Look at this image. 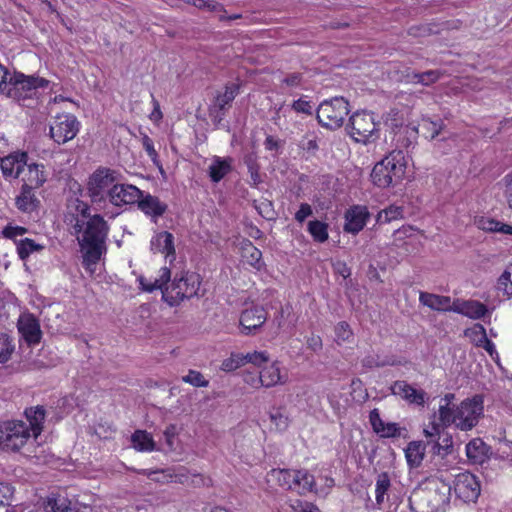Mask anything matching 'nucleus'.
<instances>
[{"label": "nucleus", "instance_id": "obj_36", "mask_svg": "<svg viewBox=\"0 0 512 512\" xmlns=\"http://www.w3.org/2000/svg\"><path fill=\"white\" fill-rule=\"evenodd\" d=\"M133 446L139 451H152L155 448V443L152 436L146 431L137 430L131 437Z\"/></svg>", "mask_w": 512, "mask_h": 512}, {"label": "nucleus", "instance_id": "obj_38", "mask_svg": "<svg viewBox=\"0 0 512 512\" xmlns=\"http://www.w3.org/2000/svg\"><path fill=\"white\" fill-rule=\"evenodd\" d=\"M327 224L314 220L308 223V231L317 242H325L328 239Z\"/></svg>", "mask_w": 512, "mask_h": 512}, {"label": "nucleus", "instance_id": "obj_42", "mask_svg": "<svg viewBox=\"0 0 512 512\" xmlns=\"http://www.w3.org/2000/svg\"><path fill=\"white\" fill-rule=\"evenodd\" d=\"M512 265L509 266L498 278L497 281V290L501 291L504 295L511 296L512 295Z\"/></svg>", "mask_w": 512, "mask_h": 512}, {"label": "nucleus", "instance_id": "obj_33", "mask_svg": "<svg viewBox=\"0 0 512 512\" xmlns=\"http://www.w3.org/2000/svg\"><path fill=\"white\" fill-rule=\"evenodd\" d=\"M231 170L230 161L215 157L212 164L209 166V176L213 182H219Z\"/></svg>", "mask_w": 512, "mask_h": 512}, {"label": "nucleus", "instance_id": "obj_18", "mask_svg": "<svg viewBox=\"0 0 512 512\" xmlns=\"http://www.w3.org/2000/svg\"><path fill=\"white\" fill-rule=\"evenodd\" d=\"M141 196L142 191L136 186L131 184L117 183V185L114 186V190H112L109 201L115 206H120L123 204H134L137 203Z\"/></svg>", "mask_w": 512, "mask_h": 512}, {"label": "nucleus", "instance_id": "obj_1", "mask_svg": "<svg viewBox=\"0 0 512 512\" xmlns=\"http://www.w3.org/2000/svg\"><path fill=\"white\" fill-rule=\"evenodd\" d=\"M171 271L167 267L159 270V276L153 280L143 276L139 278L141 289L146 292H153L160 289L162 299L171 307L178 305L184 299L192 298L197 295L200 287V276L196 273H182L178 278H174L170 286Z\"/></svg>", "mask_w": 512, "mask_h": 512}, {"label": "nucleus", "instance_id": "obj_56", "mask_svg": "<svg viewBox=\"0 0 512 512\" xmlns=\"http://www.w3.org/2000/svg\"><path fill=\"white\" fill-rule=\"evenodd\" d=\"M142 145L145 151L147 152L148 156L151 158V160L154 163H157L158 154L156 150L154 149L153 141L148 135H143L142 137Z\"/></svg>", "mask_w": 512, "mask_h": 512}, {"label": "nucleus", "instance_id": "obj_47", "mask_svg": "<svg viewBox=\"0 0 512 512\" xmlns=\"http://www.w3.org/2000/svg\"><path fill=\"white\" fill-rule=\"evenodd\" d=\"M182 381L194 387H207L209 381L206 380L203 374L196 370H189L188 374L182 377Z\"/></svg>", "mask_w": 512, "mask_h": 512}, {"label": "nucleus", "instance_id": "obj_35", "mask_svg": "<svg viewBox=\"0 0 512 512\" xmlns=\"http://www.w3.org/2000/svg\"><path fill=\"white\" fill-rule=\"evenodd\" d=\"M295 476L296 485L294 489H296L299 494H305L313 490L315 486L314 476L307 470H296Z\"/></svg>", "mask_w": 512, "mask_h": 512}, {"label": "nucleus", "instance_id": "obj_23", "mask_svg": "<svg viewBox=\"0 0 512 512\" xmlns=\"http://www.w3.org/2000/svg\"><path fill=\"white\" fill-rule=\"evenodd\" d=\"M33 190L34 188L22 185L20 194L15 198V205L20 211L31 213L39 207L40 200L36 197Z\"/></svg>", "mask_w": 512, "mask_h": 512}, {"label": "nucleus", "instance_id": "obj_45", "mask_svg": "<svg viewBox=\"0 0 512 512\" xmlns=\"http://www.w3.org/2000/svg\"><path fill=\"white\" fill-rule=\"evenodd\" d=\"M385 124L393 131L401 129L404 125V117L401 111L396 108L391 109L386 115Z\"/></svg>", "mask_w": 512, "mask_h": 512}, {"label": "nucleus", "instance_id": "obj_2", "mask_svg": "<svg viewBox=\"0 0 512 512\" xmlns=\"http://www.w3.org/2000/svg\"><path fill=\"white\" fill-rule=\"evenodd\" d=\"M75 220L74 230L83 253V265L93 272L92 266L96 265L101 256L106 253L109 226L100 215Z\"/></svg>", "mask_w": 512, "mask_h": 512}, {"label": "nucleus", "instance_id": "obj_7", "mask_svg": "<svg viewBox=\"0 0 512 512\" xmlns=\"http://www.w3.org/2000/svg\"><path fill=\"white\" fill-rule=\"evenodd\" d=\"M349 103L343 97L324 100L317 109L318 122L326 128H340L349 114Z\"/></svg>", "mask_w": 512, "mask_h": 512}, {"label": "nucleus", "instance_id": "obj_25", "mask_svg": "<svg viewBox=\"0 0 512 512\" xmlns=\"http://www.w3.org/2000/svg\"><path fill=\"white\" fill-rule=\"evenodd\" d=\"M151 250L155 253H162L166 256L174 255V236L167 232H160L151 240Z\"/></svg>", "mask_w": 512, "mask_h": 512}, {"label": "nucleus", "instance_id": "obj_49", "mask_svg": "<svg viewBox=\"0 0 512 512\" xmlns=\"http://www.w3.org/2000/svg\"><path fill=\"white\" fill-rule=\"evenodd\" d=\"M270 420L275 425L277 430L283 431L289 425L288 416L281 409H274L270 413Z\"/></svg>", "mask_w": 512, "mask_h": 512}, {"label": "nucleus", "instance_id": "obj_4", "mask_svg": "<svg viewBox=\"0 0 512 512\" xmlns=\"http://www.w3.org/2000/svg\"><path fill=\"white\" fill-rule=\"evenodd\" d=\"M451 485L439 478L428 480L424 489L413 493L410 502L416 503L422 512H438L445 510L450 502Z\"/></svg>", "mask_w": 512, "mask_h": 512}, {"label": "nucleus", "instance_id": "obj_6", "mask_svg": "<svg viewBox=\"0 0 512 512\" xmlns=\"http://www.w3.org/2000/svg\"><path fill=\"white\" fill-rule=\"evenodd\" d=\"M346 129L350 137L358 143L368 144L379 138V123L375 121L373 113L367 111L353 113Z\"/></svg>", "mask_w": 512, "mask_h": 512}, {"label": "nucleus", "instance_id": "obj_37", "mask_svg": "<svg viewBox=\"0 0 512 512\" xmlns=\"http://www.w3.org/2000/svg\"><path fill=\"white\" fill-rule=\"evenodd\" d=\"M15 242L17 246V253L21 260H26L33 252L41 251L44 249V246L29 238L21 239Z\"/></svg>", "mask_w": 512, "mask_h": 512}, {"label": "nucleus", "instance_id": "obj_26", "mask_svg": "<svg viewBox=\"0 0 512 512\" xmlns=\"http://www.w3.org/2000/svg\"><path fill=\"white\" fill-rule=\"evenodd\" d=\"M27 171L23 176V185H27L30 188H39L46 181V173L43 165L36 163L27 164Z\"/></svg>", "mask_w": 512, "mask_h": 512}, {"label": "nucleus", "instance_id": "obj_29", "mask_svg": "<svg viewBox=\"0 0 512 512\" xmlns=\"http://www.w3.org/2000/svg\"><path fill=\"white\" fill-rule=\"evenodd\" d=\"M241 257L247 264L257 270H260L263 266L262 252L250 240L242 242Z\"/></svg>", "mask_w": 512, "mask_h": 512}, {"label": "nucleus", "instance_id": "obj_27", "mask_svg": "<svg viewBox=\"0 0 512 512\" xmlns=\"http://www.w3.org/2000/svg\"><path fill=\"white\" fill-rule=\"evenodd\" d=\"M25 416L29 422L31 435L36 439L43 430V422L45 419V409L43 406L30 407L25 410Z\"/></svg>", "mask_w": 512, "mask_h": 512}, {"label": "nucleus", "instance_id": "obj_43", "mask_svg": "<svg viewBox=\"0 0 512 512\" xmlns=\"http://www.w3.org/2000/svg\"><path fill=\"white\" fill-rule=\"evenodd\" d=\"M254 207L258 213L267 220L275 219V210L273 203L268 199H260L254 201Z\"/></svg>", "mask_w": 512, "mask_h": 512}, {"label": "nucleus", "instance_id": "obj_10", "mask_svg": "<svg viewBox=\"0 0 512 512\" xmlns=\"http://www.w3.org/2000/svg\"><path fill=\"white\" fill-rule=\"evenodd\" d=\"M49 81L38 76H27L21 72H14L9 77V86L6 94L17 100L32 97L38 88H46Z\"/></svg>", "mask_w": 512, "mask_h": 512}, {"label": "nucleus", "instance_id": "obj_55", "mask_svg": "<svg viewBox=\"0 0 512 512\" xmlns=\"http://www.w3.org/2000/svg\"><path fill=\"white\" fill-rule=\"evenodd\" d=\"M27 228L22 226L7 225L4 227L2 234L7 239L15 240L17 236H22L27 233Z\"/></svg>", "mask_w": 512, "mask_h": 512}, {"label": "nucleus", "instance_id": "obj_9", "mask_svg": "<svg viewBox=\"0 0 512 512\" xmlns=\"http://www.w3.org/2000/svg\"><path fill=\"white\" fill-rule=\"evenodd\" d=\"M28 425L23 421H5L0 424V448L19 451L30 439Z\"/></svg>", "mask_w": 512, "mask_h": 512}, {"label": "nucleus", "instance_id": "obj_16", "mask_svg": "<svg viewBox=\"0 0 512 512\" xmlns=\"http://www.w3.org/2000/svg\"><path fill=\"white\" fill-rule=\"evenodd\" d=\"M17 327L19 333L28 343V345L39 344L42 337L39 321L33 314L25 313L20 315Z\"/></svg>", "mask_w": 512, "mask_h": 512}, {"label": "nucleus", "instance_id": "obj_62", "mask_svg": "<svg viewBox=\"0 0 512 512\" xmlns=\"http://www.w3.org/2000/svg\"><path fill=\"white\" fill-rule=\"evenodd\" d=\"M445 427L442 426L441 422L439 423L433 422L431 430H424V434L428 440H434V437H437L438 440L441 439V430Z\"/></svg>", "mask_w": 512, "mask_h": 512}, {"label": "nucleus", "instance_id": "obj_39", "mask_svg": "<svg viewBox=\"0 0 512 512\" xmlns=\"http://www.w3.org/2000/svg\"><path fill=\"white\" fill-rule=\"evenodd\" d=\"M390 487V477L386 472L380 473L376 481L375 498L377 504L384 501V495Z\"/></svg>", "mask_w": 512, "mask_h": 512}, {"label": "nucleus", "instance_id": "obj_46", "mask_svg": "<svg viewBox=\"0 0 512 512\" xmlns=\"http://www.w3.org/2000/svg\"><path fill=\"white\" fill-rule=\"evenodd\" d=\"M474 332L480 335V339L477 342L478 346L483 347L491 356L495 352L494 343L487 338L486 330L481 324H476L474 327Z\"/></svg>", "mask_w": 512, "mask_h": 512}, {"label": "nucleus", "instance_id": "obj_41", "mask_svg": "<svg viewBox=\"0 0 512 512\" xmlns=\"http://www.w3.org/2000/svg\"><path fill=\"white\" fill-rule=\"evenodd\" d=\"M48 506L51 507L52 512H78V509L72 502L64 497L50 499Z\"/></svg>", "mask_w": 512, "mask_h": 512}, {"label": "nucleus", "instance_id": "obj_64", "mask_svg": "<svg viewBox=\"0 0 512 512\" xmlns=\"http://www.w3.org/2000/svg\"><path fill=\"white\" fill-rule=\"evenodd\" d=\"M177 435V427L174 424H169L164 430L166 443L169 447H173V441Z\"/></svg>", "mask_w": 512, "mask_h": 512}, {"label": "nucleus", "instance_id": "obj_12", "mask_svg": "<svg viewBox=\"0 0 512 512\" xmlns=\"http://www.w3.org/2000/svg\"><path fill=\"white\" fill-rule=\"evenodd\" d=\"M454 491L463 501L473 502L480 495V484L475 475L470 472H463L455 478Z\"/></svg>", "mask_w": 512, "mask_h": 512}, {"label": "nucleus", "instance_id": "obj_28", "mask_svg": "<svg viewBox=\"0 0 512 512\" xmlns=\"http://www.w3.org/2000/svg\"><path fill=\"white\" fill-rule=\"evenodd\" d=\"M489 450V446L480 438H475L466 445V455L475 464L483 463L488 457Z\"/></svg>", "mask_w": 512, "mask_h": 512}, {"label": "nucleus", "instance_id": "obj_59", "mask_svg": "<svg viewBox=\"0 0 512 512\" xmlns=\"http://www.w3.org/2000/svg\"><path fill=\"white\" fill-rule=\"evenodd\" d=\"M292 109L298 113L312 114V106L309 101L298 99L293 102Z\"/></svg>", "mask_w": 512, "mask_h": 512}, {"label": "nucleus", "instance_id": "obj_44", "mask_svg": "<svg viewBox=\"0 0 512 512\" xmlns=\"http://www.w3.org/2000/svg\"><path fill=\"white\" fill-rule=\"evenodd\" d=\"M14 351L12 340L7 334L0 335V363H6Z\"/></svg>", "mask_w": 512, "mask_h": 512}, {"label": "nucleus", "instance_id": "obj_8", "mask_svg": "<svg viewBox=\"0 0 512 512\" xmlns=\"http://www.w3.org/2000/svg\"><path fill=\"white\" fill-rule=\"evenodd\" d=\"M118 172L108 168L97 169L88 182V192L93 203L109 200L114 186L118 183Z\"/></svg>", "mask_w": 512, "mask_h": 512}, {"label": "nucleus", "instance_id": "obj_58", "mask_svg": "<svg viewBox=\"0 0 512 512\" xmlns=\"http://www.w3.org/2000/svg\"><path fill=\"white\" fill-rule=\"evenodd\" d=\"M282 83L291 88L299 87L302 83V74L297 72L287 74L282 79Z\"/></svg>", "mask_w": 512, "mask_h": 512}, {"label": "nucleus", "instance_id": "obj_32", "mask_svg": "<svg viewBox=\"0 0 512 512\" xmlns=\"http://www.w3.org/2000/svg\"><path fill=\"white\" fill-rule=\"evenodd\" d=\"M259 382L261 386L273 387L278 383H282L280 369L276 363L264 367L259 374Z\"/></svg>", "mask_w": 512, "mask_h": 512}, {"label": "nucleus", "instance_id": "obj_31", "mask_svg": "<svg viewBox=\"0 0 512 512\" xmlns=\"http://www.w3.org/2000/svg\"><path fill=\"white\" fill-rule=\"evenodd\" d=\"M296 470L272 469L268 473L269 480H276L278 484L288 490L294 489L296 485Z\"/></svg>", "mask_w": 512, "mask_h": 512}, {"label": "nucleus", "instance_id": "obj_40", "mask_svg": "<svg viewBox=\"0 0 512 512\" xmlns=\"http://www.w3.org/2000/svg\"><path fill=\"white\" fill-rule=\"evenodd\" d=\"M362 365L367 368H380L395 365V361L390 357L381 358L379 355H368L363 358Z\"/></svg>", "mask_w": 512, "mask_h": 512}, {"label": "nucleus", "instance_id": "obj_57", "mask_svg": "<svg viewBox=\"0 0 512 512\" xmlns=\"http://www.w3.org/2000/svg\"><path fill=\"white\" fill-rule=\"evenodd\" d=\"M335 332H336V336L338 339H341L343 341H346L348 340L351 335H352V332L350 330V327L348 325V323L346 322H339L335 328Z\"/></svg>", "mask_w": 512, "mask_h": 512}, {"label": "nucleus", "instance_id": "obj_53", "mask_svg": "<svg viewBox=\"0 0 512 512\" xmlns=\"http://www.w3.org/2000/svg\"><path fill=\"white\" fill-rule=\"evenodd\" d=\"M14 489L8 483L0 482V506H6L11 504Z\"/></svg>", "mask_w": 512, "mask_h": 512}, {"label": "nucleus", "instance_id": "obj_14", "mask_svg": "<svg viewBox=\"0 0 512 512\" xmlns=\"http://www.w3.org/2000/svg\"><path fill=\"white\" fill-rule=\"evenodd\" d=\"M267 320V312L262 306H253L242 311L240 326L242 333L249 335L262 327Z\"/></svg>", "mask_w": 512, "mask_h": 512}, {"label": "nucleus", "instance_id": "obj_60", "mask_svg": "<svg viewBox=\"0 0 512 512\" xmlns=\"http://www.w3.org/2000/svg\"><path fill=\"white\" fill-rule=\"evenodd\" d=\"M455 400V394L453 393H447L444 395V397L441 399V403L440 406H439V409H438V419L440 420V410L442 408H445L446 410H448V412H452L454 409H455V405H452V402Z\"/></svg>", "mask_w": 512, "mask_h": 512}, {"label": "nucleus", "instance_id": "obj_11", "mask_svg": "<svg viewBox=\"0 0 512 512\" xmlns=\"http://www.w3.org/2000/svg\"><path fill=\"white\" fill-rule=\"evenodd\" d=\"M77 118L69 113L59 114L50 124V137L57 144H64L72 140L79 131Z\"/></svg>", "mask_w": 512, "mask_h": 512}, {"label": "nucleus", "instance_id": "obj_48", "mask_svg": "<svg viewBox=\"0 0 512 512\" xmlns=\"http://www.w3.org/2000/svg\"><path fill=\"white\" fill-rule=\"evenodd\" d=\"M440 77V72L437 70H429L423 73L413 74V82L421 83L425 86L435 83Z\"/></svg>", "mask_w": 512, "mask_h": 512}, {"label": "nucleus", "instance_id": "obj_52", "mask_svg": "<svg viewBox=\"0 0 512 512\" xmlns=\"http://www.w3.org/2000/svg\"><path fill=\"white\" fill-rule=\"evenodd\" d=\"M245 364L252 363L257 366H261L263 363L268 362L269 357L266 352H253L243 355Z\"/></svg>", "mask_w": 512, "mask_h": 512}, {"label": "nucleus", "instance_id": "obj_3", "mask_svg": "<svg viewBox=\"0 0 512 512\" xmlns=\"http://www.w3.org/2000/svg\"><path fill=\"white\" fill-rule=\"evenodd\" d=\"M483 397L474 395L463 400L450 413L445 408L440 410V422L443 427L454 425L461 431L472 430L483 416Z\"/></svg>", "mask_w": 512, "mask_h": 512}, {"label": "nucleus", "instance_id": "obj_5", "mask_svg": "<svg viewBox=\"0 0 512 512\" xmlns=\"http://www.w3.org/2000/svg\"><path fill=\"white\" fill-rule=\"evenodd\" d=\"M405 168L403 152L393 150L374 166L371 173L372 181L380 188L396 185L403 178Z\"/></svg>", "mask_w": 512, "mask_h": 512}, {"label": "nucleus", "instance_id": "obj_17", "mask_svg": "<svg viewBox=\"0 0 512 512\" xmlns=\"http://www.w3.org/2000/svg\"><path fill=\"white\" fill-rule=\"evenodd\" d=\"M390 390L393 395L400 397L401 399L409 402L410 404L423 406L425 403V391L415 389L406 381H395L391 385Z\"/></svg>", "mask_w": 512, "mask_h": 512}, {"label": "nucleus", "instance_id": "obj_24", "mask_svg": "<svg viewBox=\"0 0 512 512\" xmlns=\"http://www.w3.org/2000/svg\"><path fill=\"white\" fill-rule=\"evenodd\" d=\"M420 302L432 310L452 311L453 302L449 296L436 295L428 292H421L419 296Z\"/></svg>", "mask_w": 512, "mask_h": 512}, {"label": "nucleus", "instance_id": "obj_61", "mask_svg": "<svg viewBox=\"0 0 512 512\" xmlns=\"http://www.w3.org/2000/svg\"><path fill=\"white\" fill-rule=\"evenodd\" d=\"M313 213L312 211V208L309 204L307 203H302L300 205V208L299 210L295 213V219L299 222V223H302L305 221V219L309 216H311Z\"/></svg>", "mask_w": 512, "mask_h": 512}, {"label": "nucleus", "instance_id": "obj_20", "mask_svg": "<svg viewBox=\"0 0 512 512\" xmlns=\"http://www.w3.org/2000/svg\"><path fill=\"white\" fill-rule=\"evenodd\" d=\"M369 421L373 431L382 438H394L401 436L402 431H406L405 428L399 427L397 423L389 422L385 423L379 414L378 409H373L369 414Z\"/></svg>", "mask_w": 512, "mask_h": 512}, {"label": "nucleus", "instance_id": "obj_63", "mask_svg": "<svg viewBox=\"0 0 512 512\" xmlns=\"http://www.w3.org/2000/svg\"><path fill=\"white\" fill-rule=\"evenodd\" d=\"M12 74L0 64V90L5 93L9 86V77Z\"/></svg>", "mask_w": 512, "mask_h": 512}, {"label": "nucleus", "instance_id": "obj_34", "mask_svg": "<svg viewBox=\"0 0 512 512\" xmlns=\"http://www.w3.org/2000/svg\"><path fill=\"white\" fill-rule=\"evenodd\" d=\"M422 134L427 139H435L445 128L443 120L432 121L429 118H423L419 124Z\"/></svg>", "mask_w": 512, "mask_h": 512}, {"label": "nucleus", "instance_id": "obj_30", "mask_svg": "<svg viewBox=\"0 0 512 512\" xmlns=\"http://www.w3.org/2000/svg\"><path fill=\"white\" fill-rule=\"evenodd\" d=\"M425 444L422 441H412L405 449L407 463L412 468L421 465L425 455Z\"/></svg>", "mask_w": 512, "mask_h": 512}, {"label": "nucleus", "instance_id": "obj_51", "mask_svg": "<svg viewBox=\"0 0 512 512\" xmlns=\"http://www.w3.org/2000/svg\"><path fill=\"white\" fill-rule=\"evenodd\" d=\"M244 364L243 354H232L230 358L223 361L221 368L224 371H233Z\"/></svg>", "mask_w": 512, "mask_h": 512}, {"label": "nucleus", "instance_id": "obj_50", "mask_svg": "<svg viewBox=\"0 0 512 512\" xmlns=\"http://www.w3.org/2000/svg\"><path fill=\"white\" fill-rule=\"evenodd\" d=\"M403 215V209L399 206H390L378 214V221L390 222L396 220Z\"/></svg>", "mask_w": 512, "mask_h": 512}, {"label": "nucleus", "instance_id": "obj_19", "mask_svg": "<svg viewBox=\"0 0 512 512\" xmlns=\"http://www.w3.org/2000/svg\"><path fill=\"white\" fill-rule=\"evenodd\" d=\"M368 217L369 212L366 206L354 205L350 207L345 213L346 223L344 230L357 234L364 228Z\"/></svg>", "mask_w": 512, "mask_h": 512}, {"label": "nucleus", "instance_id": "obj_15", "mask_svg": "<svg viewBox=\"0 0 512 512\" xmlns=\"http://www.w3.org/2000/svg\"><path fill=\"white\" fill-rule=\"evenodd\" d=\"M28 155L25 152H13L0 158V169L5 179H16L27 165Z\"/></svg>", "mask_w": 512, "mask_h": 512}, {"label": "nucleus", "instance_id": "obj_21", "mask_svg": "<svg viewBox=\"0 0 512 512\" xmlns=\"http://www.w3.org/2000/svg\"><path fill=\"white\" fill-rule=\"evenodd\" d=\"M137 206L145 215L157 219L167 211V204L162 202L157 196L142 191V196L137 201Z\"/></svg>", "mask_w": 512, "mask_h": 512}, {"label": "nucleus", "instance_id": "obj_22", "mask_svg": "<svg viewBox=\"0 0 512 512\" xmlns=\"http://www.w3.org/2000/svg\"><path fill=\"white\" fill-rule=\"evenodd\" d=\"M452 311L474 320L481 319L488 313V309L483 303L477 300L460 299L453 301Z\"/></svg>", "mask_w": 512, "mask_h": 512}, {"label": "nucleus", "instance_id": "obj_54", "mask_svg": "<svg viewBox=\"0 0 512 512\" xmlns=\"http://www.w3.org/2000/svg\"><path fill=\"white\" fill-rule=\"evenodd\" d=\"M477 226L488 232H498L499 221L492 218L480 217L477 221Z\"/></svg>", "mask_w": 512, "mask_h": 512}, {"label": "nucleus", "instance_id": "obj_13", "mask_svg": "<svg viewBox=\"0 0 512 512\" xmlns=\"http://www.w3.org/2000/svg\"><path fill=\"white\" fill-rule=\"evenodd\" d=\"M238 93V85L229 84L225 86V91L223 93L217 94L213 103L209 107V115L213 117L215 122L220 123L223 120L226 110L231 107V104Z\"/></svg>", "mask_w": 512, "mask_h": 512}]
</instances>
